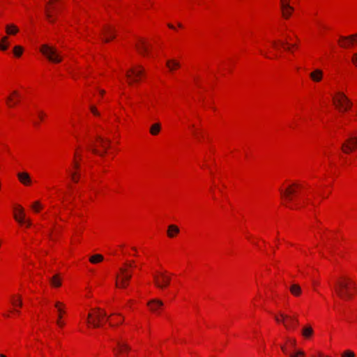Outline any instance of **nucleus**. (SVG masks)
<instances>
[{"instance_id": "nucleus-1", "label": "nucleus", "mask_w": 357, "mask_h": 357, "mask_svg": "<svg viewBox=\"0 0 357 357\" xmlns=\"http://www.w3.org/2000/svg\"><path fill=\"white\" fill-rule=\"evenodd\" d=\"M335 290L340 298L343 300H348L352 297L356 291V284L349 278L337 281Z\"/></svg>"}, {"instance_id": "nucleus-2", "label": "nucleus", "mask_w": 357, "mask_h": 357, "mask_svg": "<svg viewBox=\"0 0 357 357\" xmlns=\"http://www.w3.org/2000/svg\"><path fill=\"white\" fill-rule=\"evenodd\" d=\"M106 317V312L100 308L97 307L88 314L87 322L91 324L94 328H98L100 326V323L103 318Z\"/></svg>"}, {"instance_id": "nucleus-3", "label": "nucleus", "mask_w": 357, "mask_h": 357, "mask_svg": "<svg viewBox=\"0 0 357 357\" xmlns=\"http://www.w3.org/2000/svg\"><path fill=\"white\" fill-rule=\"evenodd\" d=\"M334 105L341 112L347 111L352 105V102L342 92H338L333 98Z\"/></svg>"}, {"instance_id": "nucleus-4", "label": "nucleus", "mask_w": 357, "mask_h": 357, "mask_svg": "<svg viewBox=\"0 0 357 357\" xmlns=\"http://www.w3.org/2000/svg\"><path fill=\"white\" fill-rule=\"evenodd\" d=\"M41 53L45 55L50 61L54 63H59L61 61V58L59 56L57 50L48 45H43L40 49Z\"/></svg>"}, {"instance_id": "nucleus-5", "label": "nucleus", "mask_w": 357, "mask_h": 357, "mask_svg": "<svg viewBox=\"0 0 357 357\" xmlns=\"http://www.w3.org/2000/svg\"><path fill=\"white\" fill-rule=\"evenodd\" d=\"M144 68L139 66L128 70L126 73V76L128 79V84L131 85L134 82H137L139 77L144 74Z\"/></svg>"}, {"instance_id": "nucleus-6", "label": "nucleus", "mask_w": 357, "mask_h": 357, "mask_svg": "<svg viewBox=\"0 0 357 357\" xmlns=\"http://www.w3.org/2000/svg\"><path fill=\"white\" fill-rule=\"evenodd\" d=\"M97 140L100 143V146L103 149V152H100L96 146H91L90 147L91 151L97 155L103 156L106 153L107 150L109 148L111 141L107 139H105L100 136L97 137Z\"/></svg>"}, {"instance_id": "nucleus-7", "label": "nucleus", "mask_w": 357, "mask_h": 357, "mask_svg": "<svg viewBox=\"0 0 357 357\" xmlns=\"http://www.w3.org/2000/svg\"><path fill=\"white\" fill-rule=\"evenodd\" d=\"M280 315L283 319V324L287 329H294L298 324V320L296 317H292L285 314L282 312Z\"/></svg>"}, {"instance_id": "nucleus-8", "label": "nucleus", "mask_w": 357, "mask_h": 357, "mask_svg": "<svg viewBox=\"0 0 357 357\" xmlns=\"http://www.w3.org/2000/svg\"><path fill=\"white\" fill-rule=\"evenodd\" d=\"M154 283L155 286L160 289H163L169 285L171 278L165 275L164 273H160L159 275H153Z\"/></svg>"}, {"instance_id": "nucleus-9", "label": "nucleus", "mask_w": 357, "mask_h": 357, "mask_svg": "<svg viewBox=\"0 0 357 357\" xmlns=\"http://www.w3.org/2000/svg\"><path fill=\"white\" fill-rule=\"evenodd\" d=\"M357 147V137H349L342 145V150L345 153H349Z\"/></svg>"}, {"instance_id": "nucleus-10", "label": "nucleus", "mask_w": 357, "mask_h": 357, "mask_svg": "<svg viewBox=\"0 0 357 357\" xmlns=\"http://www.w3.org/2000/svg\"><path fill=\"white\" fill-rule=\"evenodd\" d=\"M117 348H114V351L116 357H122L123 354L130 350V347L126 343L121 341L116 342Z\"/></svg>"}, {"instance_id": "nucleus-11", "label": "nucleus", "mask_w": 357, "mask_h": 357, "mask_svg": "<svg viewBox=\"0 0 357 357\" xmlns=\"http://www.w3.org/2000/svg\"><path fill=\"white\" fill-rule=\"evenodd\" d=\"M357 41V33L351 35L349 36H341L340 40L339 41L340 45L342 47H348L349 46L353 45L355 42Z\"/></svg>"}, {"instance_id": "nucleus-12", "label": "nucleus", "mask_w": 357, "mask_h": 357, "mask_svg": "<svg viewBox=\"0 0 357 357\" xmlns=\"http://www.w3.org/2000/svg\"><path fill=\"white\" fill-rule=\"evenodd\" d=\"M14 218L20 224H24V222H25V213L23 207L17 206L15 208Z\"/></svg>"}, {"instance_id": "nucleus-13", "label": "nucleus", "mask_w": 357, "mask_h": 357, "mask_svg": "<svg viewBox=\"0 0 357 357\" xmlns=\"http://www.w3.org/2000/svg\"><path fill=\"white\" fill-rule=\"evenodd\" d=\"M55 307L57 309L58 317L56 320V324L59 327H63L65 323L61 320L63 314L65 313V310L63 309V304L61 302H56Z\"/></svg>"}, {"instance_id": "nucleus-14", "label": "nucleus", "mask_w": 357, "mask_h": 357, "mask_svg": "<svg viewBox=\"0 0 357 357\" xmlns=\"http://www.w3.org/2000/svg\"><path fill=\"white\" fill-rule=\"evenodd\" d=\"M281 10L282 16L284 18H289L294 10V8L290 6L289 2H282Z\"/></svg>"}, {"instance_id": "nucleus-15", "label": "nucleus", "mask_w": 357, "mask_h": 357, "mask_svg": "<svg viewBox=\"0 0 357 357\" xmlns=\"http://www.w3.org/2000/svg\"><path fill=\"white\" fill-rule=\"evenodd\" d=\"M148 306L152 312H158V310L163 306V303L158 299H153L147 303Z\"/></svg>"}, {"instance_id": "nucleus-16", "label": "nucleus", "mask_w": 357, "mask_h": 357, "mask_svg": "<svg viewBox=\"0 0 357 357\" xmlns=\"http://www.w3.org/2000/svg\"><path fill=\"white\" fill-rule=\"evenodd\" d=\"M17 178L23 185H29L31 183V177L27 172H19L17 174Z\"/></svg>"}, {"instance_id": "nucleus-17", "label": "nucleus", "mask_w": 357, "mask_h": 357, "mask_svg": "<svg viewBox=\"0 0 357 357\" xmlns=\"http://www.w3.org/2000/svg\"><path fill=\"white\" fill-rule=\"evenodd\" d=\"M293 186H295L296 188L300 187V185L297 184H294L292 186L288 187L286 190H281L282 195L289 201H291L292 199L291 195L296 192V190L292 188Z\"/></svg>"}, {"instance_id": "nucleus-18", "label": "nucleus", "mask_w": 357, "mask_h": 357, "mask_svg": "<svg viewBox=\"0 0 357 357\" xmlns=\"http://www.w3.org/2000/svg\"><path fill=\"white\" fill-rule=\"evenodd\" d=\"M280 348L282 351L289 356V357H300V356H304L305 353L301 350L296 351L294 354H289L288 352L287 348L285 345H281Z\"/></svg>"}, {"instance_id": "nucleus-19", "label": "nucleus", "mask_w": 357, "mask_h": 357, "mask_svg": "<svg viewBox=\"0 0 357 357\" xmlns=\"http://www.w3.org/2000/svg\"><path fill=\"white\" fill-rule=\"evenodd\" d=\"M115 30L112 27H106L104 30V35L105 36V42H109L110 38H114Z\"/></svg>"}, {"instance_id": "nucleus-20", "label": "nucleus", "mask_w": 357, "mask_h": 357, "mask_svg": "<svg viewBox=\"0 0 357 357\" xmlns=\"http://www.w3.org/2000/svg\"><path fill=\"white\" fill-rule=\"evenodd\" d=\"M180 231L179 228L175 225H170L167 229V236L169 238H174Z\"/></svg>"}, {"instance_id": "nucleus-21", "label": "nucleus", "mask_w": 357, "mask_h": 357, "mask_svg": "<svg viewBox=\"0 0 357 357\" xmlns=\"http://www.w3.org/2000/svg\"><path fill=\"white\" fill-rule=\"evenodd\" d=\"M323 73L319 69H316L310 74V77L314 82H320L322 79Z\"/></svg>"}, {"instance_id": "nucleus-22", "label": "nucleus", "mask_w": 357, "mask_h": 357, "mask_svg": "<svg viewBox=\"0 0 357 357\" xmlns=\"http://www.w3.org/2000/svg\"><path fill=\"white\" fill-rule=\"evenodd\" d=\"M135 46H136L137 51L140 54H145L146 53L148 52V46L143 40H140L139 43L137 44Z\"/></svg>"}, {"instance_id": "nucleus-23", "label": "nucleus", "mask_w": 357, "mask_h": 357, "mask_svg": "<svg viewBox=\"0 0 357 357\" xmlns=\"http://www.w3.org/2000/svg\"><path fill=\"white\" fill-rule=\"evenodd\" d=\"M121 275H119V278L123 279L124 280L129 281L132 278V274L128 271L127 268L121 267L119 269Z\"/></svg>"}, {"instance_id": "nucleus-24", "label": "nucleus", "mask_w": 357, "mask_h": 357, "mask_svg": "<svg viewBox=\"0 0 357 357\" xmlns=\"http://www.w3.org/2000/svg\"><path fill=\"white\" fill-rule=\"evenodd\" d=\"M18 31L19 29L13 24H7L6 26V32L8 35H15Z\"/></svg>"}, {"instance_id": "nucleus-25", "label": "nucleus", "mask_w": 357, "mask_h": 357, "mask_svg": "<svg viewBox=\"0 0 357 357\" xmlns=\"http://www.w3.org/2000/svg\"><path fill=\"white\" fill-rule=\"evenodd\" d=\"M289 290L291 293L295 296H300L302 291L301 287L297 284H293L291 285Z\"/></svg>"}, {"instance_id": "nucleus-26", "label": "nucleus", "mask_w": 357, "mask_h": 357, "mask_svg": "<svg viewBox=\"0 0 357 357\" xmlns=\"http://www.w3.org/2000/svg\"><path fill=\"white\" fill-rule=\"evenodd\" d=\"M166 65H167V68L169 69V70H171V71L180 67L179 62L176 60H174V59L167 60L166 62Z\"/></svg>"}, {"instance_id": "nucleus-27", "label": "nucleus", "mask_w": 357, "mask_h": 357, "mask_svg": "<svg viewBox=\"0 0 357 357\" xmlns=\"http://www.w3.org/2000/svg\"><path fill=\"white\" fill-rule=\"evenodd\" d=\"M161 129V125L160 123H153L150 128V133L152 135H157Z\"/></svg>"}, {"instance_id": "nucleus-28", "label": "nucleus", "mask_w": 357, "mask_h": 357, "mask_svg": "<svg viewBox=\"0 0 357 357\" xmlns=\"http://www.w3.org/2000/svg\"><path fill=\"white\" fill-rule=\"evenodd\" d=\"M128 285V281L124 280L119 278V275H116V286L120 288H126Z\"/></svg>"}, {"instance_id": "nucleus-29", "label": "nucleus", "mask_w": 357, "mask_h": 357, "mask_svg": "<svg viewBox=\"0 0 357 357\" xmlns=\"http://www.w3.org/2000/svg\"><path fill=\"white\" fill-rule=\"evenodd\" d=\"M50 282H51V284L55 287H59L61 285V279H60L59 275H54L50 279Z\"/></svg>"}, {"instance_id": "nucleus-30", "label": "nucleus", "mask_w": 357, "mask_h": 357, "mask_svg": "<svg viewBox=\"0 0 357 357\" xmlns=\"http://www.w3.org/2000/svg\"><path fill=\"white\" fill-rule=\"evenodd\" d=\"M313 334V329L311 326H305L302 330V335L306 337H310Z\"/></svg>"}, {"instance_id": "nucleus-31", "label": "nucleus", "mask_w": 357, "mask_h": 357, "mask_svg": "<svg viewBox=\"0 0 357 357\" xmlns=\"http://www.w3.org/2000/svg\"><path fill=\"white\" fill-rule=\"evenodd\" d=\"M103 260V256L99 254L93 255L90 257L89 261L92 264H97Z\"/></svg>"}, {"instance_id": "nucleus-32", "label": "nucleus", "mask_w": 357, "mask_h": 357, "mask_svg": "<svg viewBox=\"0 0 357 357\" xmlns=\"http://www.w3.org/2000/svg\"><path fill=\"white\" fill-rule=\"evenodd\" d=\"M7 40H8V36H3L1 39V40H0V50H1L4 51V50H7L8 45L5 44L7 43Z\"/></svg>"}, {"instance_id": "nucleus-33", "label": "nucleus", "mask_w": 357, "mask_h": 357, "mask_svg": "<svg viewBox=\"0 0 357 357\" xmlns=\"http://www.w3.org/2000/svg\"><path fill=\"white\" fill-rule=\"evenodd\" d=\"M22 52H23L22 47H21L20 45H17V46L14 47L13 53L15 56L20 57L22 54Z\"/></svg>"}, {"instance_id": "nucleus-34", "label": "nucleus", "mask_w": 357, "mask_h": 357, "mask_svg": "<svg viewBox=\"0 0 357 357\" xmlns=\"http://www.w3.org/2000/svg\"><path fill=\"white\" fill-rule=\"evenodd\" d=\"M42 208V206L40 204V203L39 202H35L32 205H31V208L36 211V212H38L39 210Z\"/></svg>"}, {"instance_id": "nucleus-35", "label": "nucleus", "mask_w": 357, "mask_h": 357, "mask_svg": "<svg viewBox=\"0 0 357 357\" xmlns=\"http://www.w3.org/2000/svg\"><path fill=\"white\" fill-rule=\"evenodd\" d=\"M342 357H355V354L351 350H346L342 353Z\"/></svg>"}, {"instance_id": "nucleus-36", "label": "nucleus", "mask_w": 357, "mask_h": 357, "mask_svg": "<svg viewBox=\"0 0 357 357\" xmlns=\"http://www.w3.org/2000/svg\"><path fill=\"white\" fill-rule=\"evenodd\" d=\"M288 342L289 343V346L291 349H294L296 345V341L295 339L292 340H288Z\"/></svg>"}, {"instance_id": "nucleus-37", "label": "nucleus", "mask_w": 357, "mask_h": 357, "mask_svg": "<svg viewBox=\"0 0 357 357\" xmlns=\"http://www.w3.org/2000/svg\"><path fill=\"white\" fill-rule=\"evenodd\" d=\"M90 109H91V112H92L94 115L98 116V115L100 114H99V112H98V110L96 109V108L95 107L91 106V107H90Z\"/></svg>"}, {"instance_id": "nucleus-38", "label": "nucleus", "mask_w": 357, "mask_h": 357, "mask_svg": "<svg viewBox=\"0 0 357 357\" xmlns=\"http://www.w3.org/2000/svg\"><path fill=\"white\" fill-rule=\"evenodd\" d=\"M275 320L278 322V323H282L283 324V319L282 317H280V315L279 314V316L278 315H275Z\"/></svg>"}, {"instance_id": "nucleus-39", "label": "nucleus", "mask_w": 357, "mask_h": 357, "mask_svg": "<svg viewBox=\"0 0 357 357\" xmlns=\"http://www.w3.org/2000/svg\"><path fill=\"white\" fill-rule=\"evenodd\" d=\"M46 16H47V18L48 19V20L51 22H53L52 19V15L50 13V12L47 9L46 10Z\"/></svg>"}, {"instance_id": "nucleus-40", "label": "nucleus", "mask_w": 357, "mask_h": 357, "mask_svg": "<svg viewBox=\"0 0 357 357\" xmlns=\"http://www.w3.org/2000/svg\"><path fill=\"white\" fill-rule=\"evenodd\" d=\"M13 305H19V306H20V307H21V306H22V301H21V299H20V298H19V299H17V300H16V301H14L13 302Z\"/></svg>"}, {"instance_id": "nucleus-41", "label": "nucleus", "mask_w": 357, "mask_h": 357, "mask_svg": "<svg viewBox=\"0 0 357 357\" xmlns=\"http://www.w3.org/2000/svg\"><path fill=\"white\" fill-rule=\"evenodd\" d=\"M352 62L357 66V53L353 55Z\"/></svg>"}, {"instance_id": "nucleus-42", "label": "nucleus", "mask_w": 357, "mask_h": 357, "mask_svg": "<svg viewBox=\"0 0 357 357\" xmlns=\"http://www.w3.org/2000/svg\"><path fill=\"white\" fill-rule=\"evenodd\" d=\"M45 116V114L43 112H38V117L42 121L43 119V116Z\"/></svg>"}, {"instance_id": "nucleus-43", "label": "nucleus", "mask_w": 357, "mask_h": 357, "mask_svg": "<svg viewBox=\"0 0 357 357\" xmlns=\"http://www.w3.org/2000/svg\"><path fill=\"white\" fill-rule=\"evenodd\" d=\"M71 176H72V179L75 181V182H77L78 181V178H77L75 176V173H73L71 174Z\"/></svg>"}, {"instance_id": "nucleus-44", "label": "nucleus", "mask_w": 357, "mask_h": 357, "mask_svg": "<svg viewBox=\"0 0 357 357\" xmlns=\"http://www.w3.org/2000/svg\"><path fill=\"white\" fill-rule=\"evenodd\" d=\"M24 224H26L27 227H30L31 225V222L29 219L26 220Z\"/></svg>"}, {"instance_id": "nucleus-45", "label": "nucleus", "mask_w": 357, "mask_h": 357, "mask_svg": "<svg viewBox=\"0 0 357 357\" xmlns=\"http://www.w3.org/2000/svg\"><path fill=\"white\" fill-rule=\"evenodd\" d=\"M12 100H13V99H12V98H11V97H10V96H9V97H8V98H7V101H8V104L10 106H11V105H10V103H9V102H11Z\"/></svg>"}, {"instance_id": "nucleus-46", "label": "nucleus", "mask_w": 357, "mask_h": 357, "mask_svg": "<svg viewBox=\"0 0 357 357\" xmlns=\"http://www.w3.org/2000/svg\"><path fill=\"white\" fill-rule=\"evenodd\" d=\"M74 167H75V169H78L79 165V164L77 162H74Z\"/></svg>"}, {"instance_id": "nucleus-47", "label": "nucleus", "mask_w": 357, "mask_h": 357, "mask_svg": "<svg viewBox=\"0 0 357 357\" xmlns=\"http://www.w3.org/2000/svg\"><path fill=\"white\" fill-rule=\"evenodd\" d=\"M125 265H126V267H132V263H130V264L126 263Z\"/></svg>"}, {"instance_id": "nucleus-48", "label": "nucleus", "mask_w": 357, "mask_h": 357, "mask_svg": "<svg viewBox=\"0 0 357 357\" xmlns=\"http://www.w3.org/2000/svg\"><path fill=\"white\" fill-rule=\"evenodd\" d=\"M282 2H289V0H281L280 4L282 5Z\"/></svg>"}, {"instance_id": "nucleus-49", "label": "nucleus", "mask_w": 357, "mask_h": 357, "mask_svg": "<svg viewBox=\"0 0 357 357\" xmlns=\"http://www.w3.org/2000/svg\"><path fill=\"white\" fill-rule=\"evenodd\" d=\"M13 95H15V96H18V93H17V91H13Z\"/></svg>"}, {"instance_id": "nucleus-50", "label": "nucleus", "mask_w": 357, "mask_h": 357, "mask_svg": "<svg viewBox=\"0 0 357 357\" xmlns=\"http://www.w3.org/2000/svg\"><path fill=\"white\" fill-rule=\"evenodd\" d=\"M105 93V91H104V90H100V93L101 95H103Z\"/></svg>"}, {"instance_id": "nucleus-51", "label": "nucleus", "mask_w": 357, "mask_h": 357, "mask_svg": "<svg viewBox=\"0 0 357 357\" xmlns=\"http://www.w3.org/2000/svg\"><path fill=\"white\" fill-rule=\"evenodd\" d=\"M168 26H169V28H171V29H174V26H173V25H172V24H168Z\"/></svg>"}, {"instance_id": "nucleus-52", "label": "nucleus", "mask_w": 357, "mask_h": 357, "mask_svg": "<svg viewBox=\"0 0 357 357\" xmlns=\"http://www.w3.org/2000/svg\"><path fill=\"white\" fill-rule=\"evenodd\" d=\"M55 1H56V0H51V1H50V3H50V4H52Z\"/></svg>"}, {"instance_id": "nucleus-53", "label": "nucleus", "mask_w": 357, "mask_h": 357, "mask_svg": "<svg viewBox=\"0 0 357 357\" xmlns=\"http://www.w3.org/2000/svg\"><path fill=\"white\" fill-rule=\"evenodd\" d=\"M0 357H6V356L3 354H0Z\"/></svg>"}, {"instance_id": "nucleus-54", "label": "nucleus", "mask_w": 357, "mask_h": 357, "mask_svg": "<svg viewBox=\"0 0 357 357\" xmlns=\"http://www.w3.org/2000/svg\"><path fill=\"white\" fill-rule=\"evenodd\" d=\"M273 45L274 46H276V43H275V42H273Z\"/></svg>"}, {"instance_id": "nucleus-55", "label": "nucleus", "mask_w": 357, "mask_h": 357, "mask_svg": "<svg viewBox=\"0 0 357 357\" xmlns=\"http://www.w3.org/2000/svg\"><path fill=\"white\" fill-rule=\"evenodd\" d=\"M281 44H282V45H284L286 44V43H284V42H282V43H281Z\"/></svg>"}]
</instances>
